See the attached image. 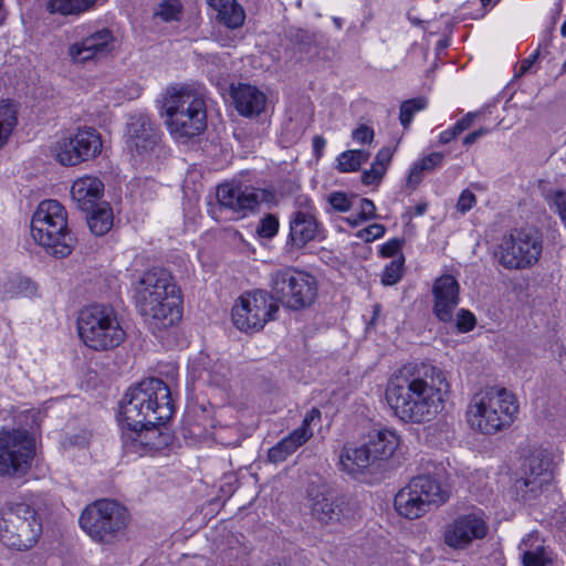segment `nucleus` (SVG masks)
I'll return each mask as SVG.
<instances>
[{
  "label": "nucleus",
  "mask_w": 566,
  "mask_h": 566,
  "mask_svg": "<svg viewBox=\"0 0 566 566\" xmlns=\"http://www.w3.org/2000/svg\"><path fill=\"white\" fill-rule=\"evenodd\" d=\"M450 385L440 368L429 364L403 365L390 377L386 399L407 423H426L443 409Z\"/></svg>",
  "instance_id": "obj_1"
},
{
  "label": "nucleus",
  "mask_w": 566,
  "mask_h": 566,
  "mask_svg": "<svg viewBox=\"0 0 566 566\" xmlns=\"http://www.w3.org/2000/svg\"><path fill=\"white\" fill-rule=\"evenodd\" d=\"M175 406L169 387L159 378H148L128 389L119 405L122 426H160L171 419Z\"/></svg>",
  "instance_id": "obj_2"
},
{
  "label": "nucleus",
  "mask_w": 566,
  "mask_h": 566,
  "mask_svg": "<svg viewBox=\"0 0 566 566\" xmlns=\"http://www.w3.org/2000/svg\"><path fill=\"white\" fill-rule=\"evenodd\" d=\"M163 107L167 126L176 138L200 135L207 127V111L202 95L188 85L168 87Z\"/></svg>",
  "instance_id": "obj_3"
},
{
  "label": "nucleus",
  "mask_w": 566,
  "mask_h": 566,
  "mask_svg": "<svg viewBox=\"0 0 566 566\" xmlns=\"http://www.w3.org/2000/svg\"><path fill=\"white\" fill-rule=\"evenodd\" d=\"M518 411L514 395L504 387L491 386L476 392L468 409L469 422L484 434L510 427Z\"/></svg>",
  "instance_id": "obj_4"
},
{
  "label": "nucleus",
  "mask_w": 566,
  "mask_h": 566,
  "mask_svg": "<svg viewBox=\"0 0 566 566\" xmlns=\"http://www.w3.org/2000/svg\"><path fill=\"white\" fill-rule=\"evenodd\" d=\"M31 235L46 252L55 258L70 255L76 239L67 227L65 208L53 199L39 203L31 220Z\"/></svg>",
  "instance_id": "obj_5"
},
{
  "label": "nucleus",
  "mask_w": 566,
  "mask_h": 566,
  "mask_svg": "<svg viewBox=\"0 0 566 566\" xmlns=\"http://www.w3.org/2000/svg\"><path fill=\"white\" fill-rule=\"evenodd\" d=\"M77 332L82 342L94 350H111L126 338L117 312L108 305L94 304L77 316Z\"/></svg>",
  "instance_id": "obj_6"
},
{
  "label": "nucleus",
  "mask_w": 566,
  "mask_h": 566,
  "mask_svg": "<svg viewBox=\"0 0 566 566\" xmlns=\"http://www.w3.org/2000/svg\"><path fill=\"white\" fill-rule=\"evenodd\" d=\"M129 514L124 505L115 500H97L81 513V528L95 543L115 544L128 525Z\"/></svg>",
  "instance_id": "obj_7"
},
{
  "label": "nucleus",
  "mask_w": 566,
  "mask_h": 566,
  "mask_svg": "<svg viewBox=\"0 0 566 566\" xmlns=\"http://www.w3.org/2000/svg\"><path fill=\"white\" fill-rule=\"evenodd\" d=\"M0 514V541L7 547L21 552L36 544L42 524L33 506L25 502H9Z\"/></svg>",
  "instance_id": "obj_8"
},
{
  "label": "nucleus",
  "mask_w": 566,
  "mask_h": 566,
  "mask_svg": "<svg viewBox=\"0 0 566 566\" xmlns=\"http://www.w3.org/2000/svg\"><path fill=\"white\" fill-rule=\"evenodd\" d=\"M269 286L272 300L293 311L310 307L317 297L315 277L292 266L273 271Z\"/></svg>",
  "instance_id": "obj_9"
},
{
  "label": "nucleus",
  "mask_w": 566,
  "mask_h": 566,
  "mask_svg": "<svg viewBox=\"0 0 566 566\" xmlns=\"http://www.w3.org/2000/svg\"><path fill=\"white\" fill-rule=\"evenodd\" d=\"M542 254V240L534 229H514L503 235L495 256L507 270H522L536 263Z\"/></svg>",
  "instance_id": "obj_10"
},
{
  "label": "nucleus",
  "mask_w": 566,
  "mask_h": 566,
  "mask_svg": "<svg viewBox=\"0 0 566 566\" xmlns=\"http://www.w3.org/2000/svg\"><path fill=\"white\" fill-rule=\"evenodd\" d=\"M279 308V304L272 300L269 292H247L232 307V322L242 332H259L268 322L275 319Z\"/></svg>",
  "instance_id": "obj_11"
},
{
  "label": "nucleus",
  "mask_w": 566,
  "mask_h": 566,
  "mask_svg": "<svg viewBox=\"0 0 566 566\" xmlns=\"http://www.w3.org/2000/svg\"><path fill=\"white\" fill-rule=\"evenodd\" d=\"M34 452V439L28 431H0V475H24L31 468Z\"/></svg>",
  "instance_id": "obj_12"
},
{
  "label": "nucleus",
  "mask_w": 566,
  "mask_h": 566,
  "mask_svg": "<svg viewBox=\"0 0 566 566\" xmlns=\"http://www.w3.org/2000/svg\"><path fill=\"white\" fill-rule=\"evenodd\" d=\"M181 294L179 289H171L167 296L156 294L150 298H135L138 313L153 328L163 329L178 323L182 316Z\"/></svg>",
  "instance_id": "obj_13"
},
{
  "label": "nucleus",
  "mask_w": 566,
  "mask_h": 566,
  "mask_svg": "<svg viewBox=\"0 0 566 566\" xmlns=\"http://www.w3.org/2000/svg\"><path fill=\"white\" fill-rule=\"evenodd\" d=\"M102 138L95 128L84 127L61 138L54 146L56 160L63 166H75L95 158L102 150Z\"/></svg>",
  "instance_id": "obj_14"
},
{
  "label": "nucleus",
  "mask_w": 566,
  "mask_h": 566,
  "mask_svg": "<svg viewBox=\"0 0 566 566\" xmlns=\"http://www.w3.org/2000/svg\"><path fill=\"white\" fill-rule=\"evenodd\" d=\"M171 441V434L160 426H122V444L126 454L154 455L167 448Z\"/></svg>",
  "instance_id": "obj_15"
},
{
  "label": "nucleus",
  "mask_w": 566,
  "mask_h": 566,
  "mask_svg": "<svg viewBox=\"0 0 566 566\" xmlns=\"http://www.w3.org/2000/svg\"><path fill=\"white\" fill-rule=\"evenodd\" d=\"M551 476L549 462L541 453H532L522 463L521 476L513 484V493L524 502L536 499Z\"/></svg>",
  "instance_id": "obj_16"
},
{
  "label": "nucleus",
  "mask_w": 566,
  "mask_h": 566,
  "mask_svg": "<svg viewBox=\"0 0 566 566\" xmlns=\"http://www.w3.org/2000/svg\"><path fill=\"white\" fill-rule=\"evenodd\" d=\"M489 524L481 511L462 514L446 526L444 544L453 549H465L474 541L483 539Z\"/></svg>",
  "instance_id": "obj_17"
},
{
  "label": "nucleus",
  "mask_w": 566,
  "mask_h": 566,
  "mask_svg": "<svg viewBox=\"0 0 566 566\" xmlns=\"http://www.w3.org/2000/svg\"><path fill=\"white\" fill-rule=\"evenodd\" d=\"M217 199L220 209L231 212L235 219H241L258 208L262 196L253 187L232 181L217 188Z\"/></svg>",
  "instance_id": "obj_18"
},
{
  "label": "nucleus",
  "mask_w": 566,
  "mask_h": 566,
  "mask_svg": "<svg viewBox=\"0 0 566 566\" xmlns=\"http://www.w3.org/2000/svg\"><path fill=\"white\" fill-rule=\"evenodd\" d=\"M311 515L322 525L343 523L354 515L352 504L346 497L332 496L324 492H311Z\"/></svg>",
  "instance_id": "obj_19"
},
{
  "label": "nucleus",
  "mask_w": 566,
  "mask_h": 566,
  "mask_svg": "<svg viewBox=\"0 0 566 566\" xmlns=\"http://www.w3.org/2000/svg\"><path fill=\"white\" fill-rule=\"evenodd\" d=\"M321 420V410L313 407L306 412L302 424L294 429L289 436L280 440L268 452V459L272 463H280L285 461L293 454L300 447L305 444L312 437L313 431L311 424Z\"/></svg>",
  "instance_id": "obj_20"
},
{
  "label": "nucleus",
  "mask_w": 566,
  "mask_h": 566,
  "mask_svg": "<svg viewBox=\"0 0 566 566\" xmlns=\"http://www.w3.org/2000/svg\"><path fill=\"white\" fill-rule=\"evenodd\" d=\"M114 35L108 29L97 30L80 42L69 48V55L73 63H85L91 60L102 59L113 50Z\"/></svg>",
  "instance_id": "obj_21"
},
{
  "label": "nucleus",
  "mask_w": 566,
  "mask_h": 566,
  "mask_svg": "<svg viewBox=\"0 0 566 566\" xmlns=\"http://www.w3.org/2000/svg\"><path fill=\"white\" fill-rule=\"evenodd\" d=\"M459 283L450 274L438 277L432 287L434 298L433 313L441 322H452L453 312L459 304Z\"/></svg>",
  "instance_id": "obj_22"
},
{
  "label": "nucleus",
  "mask_w": 566,
  "mask_h": 566,
  "mask_svg": "<svg viewBox=\"0 0 566 566\" xmlns=\"http://www.w3.org/2000/svg\"><path fill=\"white\" fill-rule=\"evenodd\" d=\"M159 140V133L150 118L139 114L130 117L127 127V144L138 154L153 150Z\"/></svg>",
  "instance_id": "obj_23"
},
{
  "label": "nucleus",
  "mask_w": 566,
  "mask_h": 566,
  "mask_svg": "<svg viewBox=\"0 0 566 566\" xmlns=\"http://www.w3.org/2000/svg\"><path fill=\"white\" fill-rule=\"evenodd\" d=\"M171 289H179L174 282L171 274L165 269L154 268L144 272L136 282L134 298L139 296L150 298V296L157 293L167 296Z\"/></svg>",
  "instance_id": "obj_24"
},
{
  "label": "nucleus",
  "mask_w": 566,
  "mask_h": 566,
  "mask_svg": "<svg viewBox=\"0 0 566 566\" xmlns=\"http://www.w3.org/2000/svg\"><path fill=\"white\" fill-rule=\"evenodd\" d=\"M318 233V222L310 210H298L290 217L289 243L303 248L314 240Z\"/></svg>",
  "instance_id": "obj_25"
},
{
  "label": "nucleus",
  "mask_w": 566,
  "mask_h": 566,
  "mask_svg": "<svg viewBox=\"0 0 566 566\" xmlns=\"http://www.w3.org/2000/svg\"><path fill=\"white\" fill-rule=\"evenodd\" d=\"M235 109L243 116L259 115L265 107L266 97L255 86L240 83L231 86Z\"/></svg>",
  "instance_id": "obj_26"
},
{
  "label": "nucleus",
  "mask_w": 566,
  "mask_h": 566,
  "mask_svg": "<svg viewBox=\"0 0 566 566\" xmlns=\"http://www.w3.org/2000/svg\"><path fill=\"white\" fill-rule=\"evenodd\" d=\"M104 184L93 176H85L75 180L71 187L72 199L83 211H88L95 206L101 205L103 197Z\"/></svg>",
  "instance_id": "obj_27"
},
{
  "label": "nucleus",
  "mask_w": 566,
  "mask_h": 566,
  "mask_svg": "<svg viewBox=\"0 0 566 566\" xmlns=\"http://www.w3.org/2000/svg\"><path fill=\"white\" fill-rule=\"evenodd\" d=\"M409 483L430 509L438 507L449 500V490L430 474L413 476Z\"/></svg>",
  "instance_id": "obj_28"
},
{
  "label": "nucleus",
  "mask_w": 566,
  "mask_h": 566,
  "mask_svg": "<svg viewBox=\"0 0 566 566\" xmlns=\"http://www.w3.org/2000/svg\"><path fill=\"white\" fill-rule=\"evenodd\" d=\"M370 450L366 444H346L339 453L340 469L350 474H361L374 462Z\"/></svg>",
  "instance_id": "obj_29"
},
{
  "label": "nucleus",
  "mask_w": 566,
  "mask_h": 566,
  "mask_svg": "<svg viewBox=\"0 0 566 566\" xmlns=\"http://www.w3.org/2000/svg\"><path fill=\"white\" fill-rule=\"evenodd\" d=\"M395 509L401 516L409 520L419 518L431 510L423 499L415 492L410 483L396 494Z\"/></svg>",
  "instance_id": "obj_30"
},
{
  "label": "nucleus",
  "mask_w": 566,
  "mask_h": 566,
  "mask_svg": "<svg viewBox=\"0 0 566 566\" xmlns=\"http://www.w3.org/2000/svg\"><path fill=\"white\" fill-rule=\"evenodd\" d=\"M366 447L370 450L374 460L389 459L399 446V438L389 429L373 430L368 433Z\"/></svg>",
  "instance_id": "obj_31"
},
{
  "label": "nucleus",
  "mask_w": 566,
  "mask_h": 566,
  "mask_svg": "<svg viewBox=\"0 0 566 566\" xmlns=\"http://www.w3.org/2000/svg\"><path fill=\"white\" fill-rule=\"evenodd\" d=\"M518 549L522 552L523 566H548L551 564L544 541L536 532H532L524 537L518 545Z\"/></svg>",
  "instance_id": "obj_32"
},
{
  "label": "nucleus",
  "mask_w": 566,
  "mask_h": 566,
  "mask_svg": "<svg viewBox=\"0 0 566 566\" xmlns=\"http://www.w3.org/2000/svg\"><path fill=\"white\" fill-rule=\"evenodd\" d=\"M207 3L217 11V18L230 29L240 28L244 22V10L235 0H207Z\"/></svg>",
  "instance_id": "obj_33"
},
{
  "label": "nucleus",
  "mask_w": 566,
  "mask_h": 566,
  "mask_svg": "<svg viewBox=\"0 0 566 566\" xmlns=\"http://www.w3.org/2000/svg\"><path fill=\"white\" fill-rule=\"evenodd\" d=\"M87 212L86 222L93 234L102 237L112 229L113 211L107 202L103 201Z\"/></svg>",
  "instance_id": "obj_34"
},
{
  "label": "nucleus",
  "mask_w": 566,
  "mask_h": 566,
  "mask_svg": "<svg viewBox=\"0 0 566 566\" xmlns=\"http://www.w3.org/2000/svg\"><path fill=\"white\" fill-rule=\"evenodd\" d=\"M98 0H49L48 10L62 15H80L95 8Z\"/></svg>",
  "instance_id": "obj_35"
},
{
  "label": "nucleus",
  "mask_w": 566,
  "mask_h": 566,
  "mask_svg": "<svg viewBox=\"0 0 566 566\" xmlns=\"http://www.w3.org/2000/svg\"><path fill=\"white\" fill-rule=\"evenodd\" d=\"M18 124L17 105L10 101L0 102V148L9 140L14 127Z\"/></svg>",
  "instance_id": "obj_36"
},
{
  "label": "nucleus",
  "mask_w": 566,
  "mask_h": 566,
  "mask_svg": "<svg viewBox=\"0 0 566 566\" xmlns=\"http://www.w3.org/2000/svg\"><path fill=\"white\" fill-rule=\"evenodd\" d=\"M369 158V153L364 149H352L343 151L337 157L336 168L340 172H353L359 170L363 164Z\"/></svg>",
  "instance_id": "obj_37"
},
{
  "label": "nucleus",
  "mask_w": 566,
  "mask_h": 566,
  "mask_svg": "<svg viewBox=\"0 0 566 566\" xmlns=\"http://www.w3.org/2000/svg\"><path fill=\"white\" fill-rule=\"evenodd\" d=\"M428 99L424 96H418L403 101L399 107V122L403 129H408L412 123L413 116L426 109Z\"/></svg>",
  "instance_id": "obj_38"
},
{
  "label": "nucleus",
  "mask_w": 566,
  "mask_h": 566,
  "mask_svg": "<svg viewBox=\"0 0 566 566\" xmlns=\"http://www.w3.org/2000/svg\"><path fill=\"white\" fill-rule=\"evenodd\" d=\"M182 13L180 0H163L155 12L165 22L178 21Z\"/></svg>",
  "instance_id": "obj_39"
},
{
  "label": "nucleus",
  "mask_w": 566,
  "mask_h": 566,
  "mask_svg": "<svg viewBox=\"0 0 566 566\" xmlns=\"http://www.w3.org/2000/svg\"><path fill=\"white\" fill-rule=\"evenodd\" d=\"M403 264L405 258L402 254L387 264L381 274V283L387 286L398 283L402 276Z\"/></svg>",
  "instance_id": "obj_40"
},
{
  "label": "nucleus",
  "mask_w": 566,
  "mask_h": 566,
  "mask_svg": "<svg viewBox=\"0 0 566 566\" xmlns=\"http://www.w3.org/2000/svg\"><path fill=\"white\" fill-rule=\"evenodd\" d=\"M293 42L301 52L310 53L318 44V38L316 33L298 30L293 35Z\"/></svg>",
  "instance_id": "obj_41"
},
{
  "label": "nucleus",
  "mask_w": 566,
  "mask_h": 566,
  "mask_svg": "<svg viewBox=\"0 0 566 566\" xmlns=\"http://www.w3.org/2000/svg\"><path fill=\"white\" fill-rule=\"evenodd\" d=\"M546 199L549 208L558 213L562 221L566 226V191H553L552 193L547 195Z\"/></svg>",
  "instance_id": "obj_42"
},
{
  "label": "nucleus",
  "mask_w": 566,
  "mask_h": 566,
  "mask_svg": "<svg viewBox=\"0 0 566 566\" xmlns=\"http://www.w3.org/2000/svg\"><path fill=\"white\" fill-rule=\"evenodd\" d=\"M256 231L262 238H273L279 231V219L274 214H266L261 219Z\"/></svg>",
  "instance_id": "obj_43"
},
{
  "label": "nucleus",
  "mask_w": 566,
  "mask_h": 566,
  "mask_svg": "<svg viewBox=\"0 0 566 566\" xmlns=\"http://www.w3.org/2000/svg\"><path fill=\"white\" fill-rule=\"evenodd\" d=\"M476 324L475 316L468 310H460L457 319L455 326L460 333H468L474 328Z\"/></svg>",
  "instance_id": "obj_44"
},
{
  "label": "nucleus",
  "mask_w": 566,
  "mask_h": 566,
  "mask_svg": "<svg viewBox=\"0 0 566 566\" xmlns=\"http://www.w3.org/2000/svg\"><path fill=\"white\" fill-rule=\"evenodd\" d=\"M386 228L380 223H373L365 229L358 231L357 237L365 242H371L385 234Z\"/></svg>",
  "instance_id": "obj_45"
},
{
  "label": "nucleus",
  "mask_w": 566,
  "mask_h": 566,
  "mask_svg": "<svg viewBox=\"0 0 566 566\" xmlns=\"http://www.w3.org/2000/svg\"><path fill=\"white\" fill-rule=\"evenodd\" d=\"M475 205H476L475 195L471 190L464 189L459 196L455 208H457V211H459L462 214H465Z\"/></svg>",
  "instance_id": "obj_46"
},
{
  "label": "nucleus",
  "mask_w": 566,
  "mask_h": 566,
  "mask_svg": "<svg viewBox=\"0 0 566 566\" xmlns=\"http://www.w3.org/2000/svg\"><path fill=\"white\" fill-rule=\"evenodd\" d=\"M386 174L385 168L371 164L370 169L361 174V182L366 186L378 185Z\"/></svg>",
  "instance_id": "obj_47"
},
{
  "label": "nucleus",
  "mask_w": 566,
  "mask_h": 566,
  "mask_svg": "<svg viewBox=\"0 0 566 566\" xmlns=\"http://www.w3.org/2000/svg\"><path fill=\"white\" fill-rule=\"evenodd\" d=\"M328 202L335 210L340 212H346L352 208L349 198L340 191L332 192L328 197Z\"/></svg>",
  "instance_id": "obj_48"
},
{
  "label": "nucleus",
  "mask_w": 566,
  "mask_h": 566,
  "mask_svg": "<svg viewBox=\"0 0 566 566\" xmlns=\"http://www.w3.org/2000/svg\"><path fill=\"white\" fill-rule=\"evenodd\" d=\"M444 159V155L439 151H434L418 160L417 164L421 166L424 171H431L436 167L440 166Z\"/></svg>",
  "instance_id": "obj_49"
},
{
  "label": "nucleus",
  "mask_w": 566,
  "mask_h": 566,
  "mask_svg": "<svg viewBox=\"0 0 566 566\" xmlns=\"http://www.w3.org/2000/svg\"><path fill=\"white\" fill-rule=\"evenodd\" d=\"M352 137L357 143L369 144L374 139V129L367 125H360L353 130Z\"/></svg>",
  "instance_id": "obj_50"
},
{
  "label": "nucleus",
  "mask_w": 566,
  "mask_h": 566,
  "mask_svg": "<svg viewBox=\"0 0 566 566\" xmlns=\"http://www.w3.org/2000/svg\"><path fill=\"white\" fill-rule=\"evenodd\" d=\"M377 216H376V207H375V203L370 200V199H367V198H364L360 200V206H359V212H358V218H360V220H371V219H375Z\"/></svg>",
  "instance_id": "obj_51"
},
{
  "label": "nucleus",
  "mask_w": 566,
  "mask_h": 566,
  "mask_svg": "<svg viewBox=\"0 0 566 566\" xmlns=\"http://www.w3.org/2000/svg\"><path fill=\"white\" fill-rule=\"evenodd\" d=\"M402 241L399 239H391L380 248V254L385 258L395 256L401 249Z\"/></svg>",
  "instance_id": "obj_52"
},
{
  "label": "nucleus",
  "mask_w": 566,
  "mask_h": 566,
  "mask_svg": "<svg viewBox=\"0 0 566 566\" xmlns=\"http://www.w3.org/2000/svg\"><path fill=\"white\" fill-rule=\"evenodd\" d=\"M392 158V150L389 147H382L376 155L375 164L377 167H382L387 171V168Z\"/></svg>",
  "instance_id": "obj_53"
},
{
  "label": "nucleus",
  "mask_w": 566,
  "mask_h": 566,
  "mask_svg": "<svg viewBox=\"0 0 566 566\" xmlns=\"http://www.w3.org/2000/svg\"><path fill=\"white\" fill-rule=\"evenodd\" d=\"M423 171L424 170L421 168V166L416 161L409 171L407 186L415 189L421 182Z\"/></svg>",
  "instance_id": "obj_54"
},
{
  "label": "nucleus",
  "mask_w": 566,
  "mask_h": 566,
  "mask_svg": "<svg viewBox=\"0 0 566 566\" xmlns=\"http://www.w3.org/2000/svg\"><path fill=\"white\" fill-rule=\"evenodd\" d=\"M541 53V46L527 59L522 61V64L520 66L518 76L524 75L534 64V62L537 60L538 55Z\"/></svg>",
  "instance_id": "obj_55"
},
{
  "label": "nucleus",
  "mask_w": 566,
  "mask_h": 566,
  "mask_svg": "<svg viewBox=\"0 0 566 566\" xmlns=\"http://www.w3.org/2000/svg\"><path fill=\"white\" fill-rule=\"evenodd\" d=\"M488 133H489L488 128L476 129V130L468 134L463 138V144L467 145V146L473 145L480 137L486 135Z\"/></svg>",
  "instance_id": "obj_56"
},
{
  "label": "nucleus",
  "mask_w": 566,
  "mask_h": 566,
  "mask_svg": "<svg viewBox=\"0 0 566 566\" xmlns=\"http://www.w3.org/2000/svg\"><path fill=\"white\" fill-rule=\"evenodd\" d=\"M326 145V140L323 136H314L313 137V151L316 158L322 156L323 149Z\"/></svg>",
  "instance_id": "obj_57"
},
{
  "label": "nucleus",
  "mask_w": 566,
  "mask_h": 566,
  "mask_svg": "<svg viewBox=\"0 0 566 566\" xmlns=\"http://www.w3.org/2000/svg\"><path fill=\"white\" fill-rule=\"evenodd\" d=\"M476 113H468L458 122L462 125V128L468 129L473 124L474 118L476 117Z\"/></svg>",
  "instance_id": "obj_58"
},
{
  "label": "nucleus",
  "mask_w": 566,
  "mask_h": 566,
  "mask_svg": "<svg viewBox=\"0 0 566 566\" xmlns=\"http://www.w3.org/2000/svg\"><path fill=\"white\" fill-rule=\"evenodd\" d=\"M453 139H455V136L454 134L450 130V128L443 130L442 133H440L439 135V143L442 144V145H446V144H449L450 142H452Z\"/></svg>",
  "instance_id": "obj_59"
},
{
  "label": "nucleus",
  "mask_w": 566,
  "mask_h": 566,
  "mask_svg": "<svg viewBox=\"0 0 566 566\" xmlns=\"http://www.w3.org/2000/svg\"><path fill=\"white\" fill-rule=\"evenodd\" d=\"M380 312H381V305L380 304H374L373 305V317L368 322L367 328L375 327L376 321H377L378 316L380 315Z\"/></svg>",
  "instance_id": "obj_60"
},
{
  "label": "nucleus",
  "mask_w": 566,
  "mask_h": 566,
  "mask_svg": "<svg viewBox=\"0 0 566 566\" xmlns=\"http://www.w3.org/2000/svg\"><path fill=\"white\" fill-rule=\"evenodd\" d=\"M450 130L454 134V136L457 138L465 129L462 128V125L459 122H457L452 127H450Z\"/></svg>",
  "instance_id": "obj_61"
},
{
  "label": "nucleus",
  "mask_w": 566,
  "mask_h": 566,
  "mask_svg": "<svg viewBox=\"0 0 566 566\" xmlns=\"http://www.w3.org/2000/svg\"><path fill=\"white\" fill-rule=\"evenodd\" d=\"M428 209V205L427 203H418L416 207H415V213L417 216H422L423 213H426Z\"/></svg>",
  "instance_id": "obj_62"
},
{
  "label": "nucleus",
  "mask_w": 566,
  "mask_h": 566,
  "mask_svg": "<svg viewBox=\"0 0 566 566\" xmlns=\"http://www.w3.org/2000/svg\"><path fill=\"white\" fill-rule=\"evenodd\" d=\"M346 221L352 226V227H357L358 224H360L361 222H365L366 220H360V218H358V214L356 217H349L346 219Z\"/></svg>",
  "instance_id": "obj_63"
},
{
  "label": "nucleus",
  "mask_w": 566,
  "mask_h": 566,
  "mask_svg": "<svg viewBox=\"0 0 566 566\" xmlns=\"http://www.w3.org/2000/svg\"><path fill=\"white\" fill-rule=\"evenodd\" d=\"M560 33L563 36L566 38V21L563 23L562 28H560Z\"/></svg>",
  "instance_id": "obj_64"
}]
</instances>
